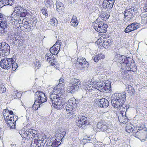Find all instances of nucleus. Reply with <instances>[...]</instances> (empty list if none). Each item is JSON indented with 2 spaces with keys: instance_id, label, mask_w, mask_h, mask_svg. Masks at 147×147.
I'll use <instances>...</instances> for the list:
<instances>
[{
  "instance_id": "obj_1",
  "label": "nucleus",
  "mask_w": 147,
  "mask_h": 147,
  "mask_svg": "<svg viewBox=\"0 0 147 147\" xmlns=\"http://www.w3.org/2000/svg\"><path fill=\"white\" fill-rule=\"evenodd\" d=\"M111 84H109L104 83L102 82H97L94 85L92 86L88 85L86 86L85 90H86V92L89 91H91L92 90H94L95 89L99 90L100 92H107L110 91V89L111 87Z\"/></svg>"
},
{
  "instance_id": "obj_2",
  "label": "nucleus",
  "mask_w": 147,
  "mask_h": 147,
  "mask_svg": "<svg viewBox=\"0 0 147 147\" xmlns=\"http://www.w3.org/2000/svg\"><path fill=\"white\" fill-rule=\"evenodd\" d=\"M125 92L113 94L111 97V103L113 106L118 109L122 107V105L125 100Z\"/></svg>"
},
{
  "instance_id": "obj_3",
  "label": "nucleus",
  "mask_w": 147,
  "mask_h": 147,
  "mask_svg": "<svg viewBox=\"0 0 147 147\" xmlns=\"http://www.w3.org/2000/svg\"><path fill=\"white\" fill-rule=\"evenodd\" d=\"M0 66L2 68L8 70L12 68V69L15 71L18 67V64L12 58H4L2 59L0 62Z\"/></svg>"
},
{
  "instance_id": "obj_4",
  "label": "nucleus",
  "mask_w": 147,
  "mask_h": 147,
  "mask_svg": "<svg viewBox=\"0 0 147 147\" xmlns=\"http://www.w3.org/2000/svg\"><path fill=\"white\" fill-rule=\"evenodd\" d=\"M81 82L79 79L73 78L71 80L67 87V92L73 94L81 89Z\"/></svg>"
},
{
  "instance_id": "obj_5",
  "label": "nucleus",
  "mask_w": 147,
  "mask_h": 147,
  "mask_svg": "<svg viewBox=\"0 0 147 147\" xmlns=\"http://www.w3.org/2000/svg\"><path fill=\"white\" fill-rule=\"evenodd\" d=\"M66 131H64L61 132V133L58 134L56 139L55 140L50 141L49 142L47 143L46 147H57L60 144L61 142L64 140V138H65ZM53 141V140H52Z\"/></svg>"
},
{
  "instance_id": "obj_6",
  "label": "nucleus",
  "mask_w": 147,
  "mask_h": 147,
  "mask_svg": "<svg viewBox=\"0 0 147 147\" xmlns=\"http://www.w3.org/2000/svg\"><path fill=\"white\" fill-rule=\"evenodd\" d=\"M114 60L115 61L120 63L122 65V67H125L124 65H126V67H129V63L127 57L125 56L117 54L115 55Z\"/></svg>"
},
{
  "instance_id": "obj_7",
  "label": "nucleus",
  "mask_w": 147,
  "mask_h": 147,
  "mask_svg": "<svg viewBox=\"0 0 147 147\" xmlns=\"http://www.w3.org/2000/svg\"><path fill=\"white\" fill-rule=\"evenodd\" d=\"M7 26V22L3 18V15L0 13V33L2 35L6 34L8 31Z\"/></svg>"
},
{
  "instance_id": "obj_8",
  "label": "nucleus",
  "mask_w": 147,
  "mask_h": 147,
  "mask_svg": "<svg viewBox=\"0 0 147 147\" xmlns=\"http://www.w3.org/2000/svg\"><path fill=\"white\" fill-rule=\"evenodd\" d=\"M136 10L134 8L131 7L129 9H126L124 12L125 18L124 19L125 21H129L133 18L135 13Z\"/></svg>"
},
{
  "instance_id": "obj_9",
  "label": "nucleus",
  "mask_w": 147,
  "mask_h": 147,
  "mask_svg": "<svg viewBox=\"0 0 147 147\" xmlns=\"http://www.w3.org/2000/svg\"><path fill=\"white\" fill-rule=\"evenodd\" d=\"M36 94L37 95L35 97V100L41 105L43 103L47 101V97L44 93L40 91H37L36 92Z\"/></svg>"
},
{
  "instance_id": "obj_10",
  "label": "nucleus",
  "mask_w": 147,
  "mask_h": 147,
  "mask_svg": "<svg viewBox=\"0 0 147 147\" xmlns=\"http://www.w3.org/2000/svg\"><path fill=\"white\" fill-rule=\"evenodd\" d=\"M61 93L62 92L60 93V92L57 94H54L53 93H52V94H50V99L51 102L50 103L51 104V103L53 106V104H57L58 101H59L62 98L61 97L62 95Z\"/></svg>"
},
{
  "instance_id": "obj_11",
  "label": "nucleus",
  "mask_w": 147,
  "mask_h": 147,
  "mask_svg": "<svg viewBox=\"0 0 147 147\" xmlns=\"http://www.w3.org/2000/svg\"><path fill=\"white\" fill-rule=\"evenodd\" d=\"M140 127L142 129H138L137 131L135 134H134V135L136 137L139 139H142L144 140L146 138L147 132L146 130H143V127Z\"/></svg>"
},
{
  "instance_id": "obj_12",
  "label": "nucleus",
  "mask_w": 147,
  "mask_h": 147,
  "mask_svg": "<svg viewBox=\"0 0 147 147\" xmlns=\"http://www.w3.org/2000/svg\"><path fill=\"white\" fill-rule=\"evenodd\" d=\"M2 46L0 49V57L8 55L10 52V46L5 42H3Z\"/></svg>"
},
{
  "instance_id": "obj_13",
  "label": "nucleus",
  "mask_w": 147,
  "mask_h": 147,
  "mask_svg": "<svg viewBox=\"0 0 147 147\" xmlns=\"http://www.w3.org/2000/svg\"><path fill=\"white\" fill-rule=\"evenodd\" d=\"M78 102H77L76 100L75 101H71L70 102H67L65 106V109L68 112H69L70 113H71L73 112V111L75 109L76 107V105Z\"/></svg>"
},
{
  "instance_id": "obj_14",
  "label": "nucleus",
  "mask_w": 147,
  "mask_h": 147,
  "mask_svg": "<svg viewBox=\"0 0 147 147\" xmlns=\"http://www.w3.org/2000/svg\"><path fill=\"white\" fill-rule=\"evenodd\" d=\"M18 117L15 116L10 117V119L7 121V124L8 127L10 129H13L15 128L16 122L18 120Z\"/></svg>"
},
{
  "instance_id": "obj_15",
  "label": "nucleus",
  "mask_w": 147,
  "mask_h": 147,
  "mask_svg": "<svg viewBox=\"0 0 147 147\" xmlns=\"http://www.w3.org/2000/svg\"><path fill=\"white\" fill-rule=\"evenodd\" d=\"M115 0H103L102 6L104 9H110L113 7Z\"/></svg>"
},
{
  "instance_id": "obj_16",
  "label": "nucleus",
  "mask_w": 147,
  "mask_h": 147,
  "mask_svg": "<svg viewBox=\"0 0 147 147\" xmlns=\"http://www.w3.org/2000/svg\"><path fill=\"white\" fill-rule=\"evenodd\" d=\"M140 25L137 23L134 22L128 25L124 30L125 33L130 32L136 30L139 27Z\"/></svg>"
},
{
  "instance_id": "obj_17",
  "label": "nucleus",
  "mask_w": 147,
  "mask_h": 147,
  "mask_svg": "<svg viewBox=\"0 0 147 147\" xmlns=\"http://www.w3.org/2000/svg\"><path fill=\"white\" fill-rule=\"evenodd\" d=\"M98 24L97 31L100 33L106 32L107 31V29L108 27L107 25L101 21L98 22Z\"/></svg>"
},
{
  "instance_id": "obj_18",
  "label": "nucleus",
  "mask_w": 147,
  "mask_h": 147,
  "mask_svg": "<svg viewBox=\"0 0 147 147\" xmlns=\"http://www.w3.org/2000/svg\"><path fill=\"white\" fill-rule=\"evenodd\" d=\"M98 105L101 108H106L109 105L108 101L106 99L102 98L100 99L98 102Z\"/></svg>"
},
{
  "instance_id": "obj_19",
  "label": "nucleus",
  "mask_w": 147,
  "mask_h": 147,
  "mask_svg": "<svg viewBox=\"0 0 147 147\" xmlns=\"http://www.w3.org/2000/svg\"><path fill=\"white\" fill-rule=\"evenodd\" d=\"M97 127L102 131H106L107 128V126L103 120L99 122L97 125Z\"/></svg>"
},
{
  "instance_id": "obj_20",
  "label": "nucleus",
  "mask_w": 147,
  "mask_h": 147,
  "mask_svg": "<svg viewBox=\"0 0 147 147\" xmlns=\"http://www.w3.org/2000/svg\"><path fill=\"white\" fill-rule=\"evenodd\" d=\"M65 102L62 98L60 100L58 101L57 103H55L53 105V107L57 109H61L64 106Z\"/></svg>"
},
{
  "instance_id": "obj_21",
  "label": "nucleus",
  "mask_w": 147,
  "mask_h": 147,
  "mask_svg": "<svg viewBox=\"0 0 147 147\" xmlns=\"http://www.w3.org/2000/svg\"><path fill=\"white\" fill-rule=\"evenodd\" d=\"M56 5L57 7V10L59 14L62 13L64 10V5L63 4L59 1H56Z\"/></svg>"
},
{
  "instance_id": "obj_22",
  "label": "nucleus",
  "mask_w": 147,
  "mask_h": 147,
  "mask_svg": "<svg viewBox=\"0 0 147 147\" xmlns=\"http://www.w3.org/2000/svg\"><path fill=\"white\" fill-rule=\"evenodd\" d=\"M129 64V67H126V65H124L125 67H121V69H123L124 70L127 71H131L133 72H135L136 71L137 69H136V66L134 65H132L131 64Z\"/></svg>"
},
{
  "instance_id": "obj_23",
  "label": "nucleus",
  "mask_w": 147,
  "mask_h": 147,
  "mask_svg": "<svg viewBox=\"0 0 147 147\" xmlns=\"http://www.w3.org/2000/svg\"><path fill=\"white\" fill-rule=\"evenodd\" d=\"M84 61V62H81L78 64L77 66L80 69H85L88 68L89 66V63L86 60Z\"/></svg>"
},
{
  "instance_id": "obj_24",
  "label": "nucleus",
  "mask_w": 147,
  "mask_h": 147,
  "mask_svg": "<svg viewBox=\"0 0 147 147\" xmlns=\"http://www.w3.org/2000/svg\"><path fill=\"white\" fill-rule=\"evenodd\" d=\"M63 86H64L62 85L61 83H59L54 88L52 93H53L54 94L57 93L58 91L59 92H60L61 93V90H63L61 88Z\"/></svg>"
},
{
  "instance_id": "obj_25",
  "label": "nucleus",
  "mask_w": 147,
  "mask_h": 147,
  "mask_svg": "<svg viewBox=\"0 0 147 147\" xmlns=\"http://www.w3.org/2000/svg\"><path fill=\"white\" fill-rule=\"evenodd\" d=\"M19 133L22 137H24V138L28 137L30 138L31 137V133L29 131V130H22L20 132H19Z\"/></svg>"
},
{
  "instance_id": "obj_26",
  "label": "nucleus",
  "mask_w": 147,
  "mask_h": 147,
  "mask_svg": "<svg viewBox=\"0 0 147 147\" xmlns=\"http://www.w3.org/2000/svg\"><path fill=\"white\" fill-rule=\"evenodd\" d=\"M126 111H127V110ZM126 112H125L124 115H123V114H122L121 117H120L119 116L118 117V119L119 122L123 124L126 123L129 119L126 116Z\"/></svg>"
},
{
  "instance_id": "obj_27",
  "label": "nucleus",
  "mask_w": 147,
  "mask_h": 147,
  "mask_svg": "<svg viewBox=\"0 0 147 147\" xmlns=\"http://www.w3.org/2000/svg\"><path fill=\"white\" fill-rule=\"evenodd\" d=\"M78 118H79V119H82V120L84 122L83 124L85 126L86 125H88L89 123V122L88 121V119L86 117L82 115H79L78 117Z\"/></svg>"
},
{
  "instance_id": "obj_28",
  "label": "nucleus",
  "mask_w": 147,
  "mask_h": 147,
  "mask_svg": "<svg viewBox=\"0 0 147 147\" xmlns=\"http://www.w3.org/2000/svg\"><path fill=\"white\" fill-rule=\"evenodd\" d=\"M41 142V140L40 139L38 140L36 139H33L32 140V142L30 147H39L38 144Z\"/></svg>"
},
{
  "instance_id": "obj_29",
  "label": "nucleus",
  "mask_w": 147,
  "mask_h": 147,
  "mask_svg": "<svg viewBox=\"0 0 147 147\" xmlns=\"http://www.w3.org/2000/svg\"><path fill=\"white\" fill-rule=\"evenodd\" d=\"M112 43V41L111 40L108 39L103 41L102 45L104 47L106 48L111 45Z\"/></svg>"
},
{
  "instance_id": "obj_30",
  "label": "nucleus",
  "mask_w": 147,
  "mask_h": 147,
  "mask_svg": "<svg viewBox=\"0 0 147 147\" xmlns=\"http://www.w3.org/2000/svg\"><path fill=\"white\" fill-rule=\"evenodd\" d=\"M105 57V56L102 54H98L95 55L93 59L95 62H97L100 59H103Z\"/></svg>"
},
{
  "instance_id": "obj_31",
  "label": "nucleus",
  "mask_w": 147,
  "mask_h": 147,
  "mask_svg": "<svg viewBox=\"0 0 147 147\" xmlns=\"http://www.w3.org/2000/svg\"><path fill=\"white\" fill-rule=\"evenodd\" d=\"M45 59L48 62H51V61L53 60L54 57L50 53H47L45 57Z\"/></svg>"
},
{
  "instance_id": "obj_32",
  "label": "nucleus",
  "mask_w": 147,
  "mask_h": 147,
  "mask_svg": "<svg viewBox=\"0 0 147 147\" xmlns=\"http://www.w3.org/2000/svg\"><path fill=\"white\" fill-rule=\"evenodd\" d=\"M76 123L77 126L83 128L85 127V125H83V121L81 119L80 120L79 118H78V119L76 121Z\"/></svg>"
},
{
  "instance_id": "obj_33",
  "label": "nucleus",
  "mask_w": 147,
  "mask_h": 147,
  "mask_svg": "<svg viewBox=\"0 0 147 147\" xmlns=\"http://www.w3.org/2000/svg\"><path fill=\"white\" fill-rule=\"evenodd\" d=\"M60 45L56 42L55 44H54L53 46L51 47V49H54L55 51L57 52H59L60 50Z\"/></svg>"
},
{
  "instance_id": "obj_34",
  "label": "nucleus",
  "mask_w": 147,
  "mask_h": 147,
  "mask_svg": "<svg viewBox=\"0 0 147 147\" xmlns=\"http://www.w3.org/2000/svg\"><path fill=\"white\" fill-rule=\"evenodd\" d=\"M13 0H2V1L5 5L11 6L13 4Z\"/></svg>"
},
{
  "instance_id": "obj_35",
  "label": "nucleus",
  "mask_w": 147,
  "mask_h": 147,
  "mask_svg": "<svg viewBox=\"0 0 147 147\" xmlns=\"http://www.w3.org/2000/svg\"><path fill=\"white\" fill-rule=\"evenodd\" d=\"M14 11H16V12L17 13H18L19 15L20 12H22V11H24L23 10V8L20 6H18L15 7L14 8Z\"/></svg>"
},
{
  "instance_id": "obj_36",
  "label": "nucleus",
  "mask_w": 147,
  "mask_h": 147,
  "mask_svg": "<svg viewBox=\"0 0 147 147\" xmlns=\"http://www.w3.org/2000/svg\"><path fill=\"white\" fill-rule=\"evenodd\" d=\"M85 60H86V59L84 58L81 56L78 57L76 64V66H78V64L79 63H81V62H84V61H85Z\"/></svg>"
},
{
  "instance_id": "obj_37",
  "label": "nucleus",
  "mask_w": 147,
  "mask_h": 147,
  "mask_svg": "<svg viewBox=\"0 0 147 147\" xmlns=\"http://www.w3.org/2000/svg\"><path fill=\"white\" fill-rule=\"evenodd\" d=\"M50 22L51 25L53 26H55L57 23V20L55 18H53L50 20Z\"/></svg>"
},
{
  "instance_id": "obj_38",
  "label": "nucleus",
  "mask_w": 147,
  "mask_h": 147,
  "mask_svg": "<svg viewBox=\"0 0 147 147\" xmlns=\"http://www.w3.org/2000/svg\"><path fill=\"white\" fill-rule=\"evenodd\" d=\"M70 23H71V25L74 27L77 26L78 24L77 19H71L70 22Z\"/></svg>"
},
{
  "instance_id": "obj_39",
  "label": "nucleus",
  "mask_w": 147,
  "mask_h": 147,
  "mask_svg": "<svg viewBox=\"0 0 147 147\" xmlns=\"http://www.w3.org/2000/svg\"><path fill=\"white\" fill-rule=\"evenodd\" d=\"M126 130L127 132L130 133L133 132L134 131V129L132 127L129 125H127L126 127Z\"/></svg>"
},
{
  "instance_id": "obj_40",
  "label": "nucleus",
  "mask_w": 147,
  "mask_h": 147,
  "mask_svg": "<svg viewBox=\"0 0 147 147\" xmlns=\"http://www.w3.org/2000/svg\"><path fill=\"white\" fill-rule=\"evenodd\" d=\"M36 103H36V102H35H35L34 104L32 106V108L33 109V110H37L38 108L40 107V105L39 104H36Z\"/></svg>"
},
{
  "instance_id": "obj_41",
  "label": "nucleus",
  "mask_w": 147,
  "mask_h": 147,
  "mask_svg": "<svg viewBox=\"0 0 147 147\" xmlns=\"http://www.w3.org/2000/svg\"><path fill=\"white\" fill-rule=\"evenodd\" d=\"M146 14L142 15L141 17L142 18L141 20V22L144 24H145L146 23V20H147V17Z\"/></svg>"
},
{
  "instance_id": "obj_42",
  "label": "nucleus",
  "mask_w": 147,
  "mask_h": 147,
  "mask_svg": "<svg viewBox=\"0 0 147 147\" xmlns=\"http://www.w3.org/2000/svg\"><path fill=\"white\" fill-rule=\"evenodd\" d=\"M30 14L29 12L27 10H26V11H24L21 14L20 16L22 17H25L27 16H28Z\"/></svg>"
},
{
  "instance_id": "obj_43",
  "label": "nucleus",
  "mask_w": 147,
  "mask_h": 147,
  "mask_svg": "<svg viewBox=\"0 0 147 147\" xmlns=\"http://www.w3.org/2000/svg\"><path fill=\"white\" fill-rule=\"evenodd\" d=\"M27 28L28 29H29L30 30H33L34 28L35 27L34 26H33V25H32V24L30 22H27Z\"/></svg>"
},
{
  "instance_id": "obj_44",
  "label": "nucleus",
  "mask_w": 147,
  "mask_h": 147,
  "mask_svg": "<svg viewBox=\"0 0 147 147\" xmlns=\"http://www.w3.org/2000/svg\"><path fill=\"white\" fill-rule=\"evenodd\" d=\"M30 22L31 24L32 23V25H33V26L35 27L36 24L37 23V21L36 18H34L31 19V20Z\"/></svg>"
},
{
  "instance_id": "obj_45",
  "label": "nucleus",
  "mask_w": 147,
  "mask_h": 147,
  "mask_svg": "<svg viewBox=\"0 0 147 147\" xmlns=\"http://www.w3.org/2000/svg\"><path fill=\"white\" fill-rule=\"evenodd\" d=\"M57 62L55 60V58H54L53 60H52L51 61V65L52 66H54L55 67H56V65H57Z\"/></svg>"
},
{
  "instance_id": "obj_46",
  "label": "nucleus",
  "mask_w": 147,
  "mask_h": 147,
  "mask_svg": "<svg viewBox=\"0 0 147 147\" xmlns=\"http://www.w3.org/2000/svg\"><path fill=\"white\" fill-rule=\"evenodd\" d=\"M41 11L42 14L46 16H47L48 14L47 13V9H45L44 8H42L41 9Z\"/></svg>"
},
{
  "instance_id": "obj_47",
  "label": "nucleus",
  "mask_w": 147,
  "mask_h": 147,
  "mask_svg": "<svg viewBox=\"0 0 147 147\" xmlns=\"http://www.w3.org/2000/svg\"><path fill=\"white\" fill-rule=\"evenodd\" d=\"M3 115L5 121H7L10 119V117H12V116H9V115L6 116L5 113L4 112L3 113Z\"/></svg>"
},
{
  "instance_id": "obj_48",
  "label": "nucleus",
  "mask_w": 147,
  "mask_h": 147,
  "mask_svg": "<svg viewBox=\"0 0 147 147\" xmlns=\"http://www.w3.org/2000/svg\"><path fill=\"white\" fill-rule=\"evenodd\" d=\"M50 51L51 53L53 55H57L58 53V52H57L53 49H51V47L50 49Z\"/></svg>"
},
{
  "instance_id": "obj_49",
  "label": "nucleus",
  "mask_w": 147,
  "mask_h": 147,
  "mask_svg": "<svg viewBox=\"0 0 147 147\" xmlns=\"http://www.w3.org/2000/svg\"><path fill=\"white\" fill-rule=\"evenodd\" d=\"M29 130L30 133H31V135L33 136V134L36 135L37 134V133L36 130L30 129ZM30 137L32 138L31 136Z\"/></svg>"
},
{
  "instance_id": "obj_50",
  "label": "nucleus",
  "mask_w": 147,
  "mask_h": 147,
  "mask_svg": "<svg viewBox=\"0 0 147 147\" xmlns=\"http://www.w3.org/2000/svg\"><path fill=\"white\" fill-rule=\"evenodd\" d=\"M92 137L93 136H91V137L86 136L84 137V139L85 140H86V141L87 142H88L89 141L91 140V139H92Z\"/></svg>"
},
{
  "instance_id": "obj_51",
  "label": "nucleus",
  "mask_w": 147,
  "mask_h": 147,
  "mask_svg": "<svg viewBox=\"0 0 147 147\" xmlns=\"http://www.w3.org/2000/svg\"><path fill=\"white\" fill-rule=\"evenodd\" d=\"M40 140H41V142L38 144L39 147L43 146L45 144V143H44V139H43L42 140L41 139Z\"/></svg>"
},
{
  "instance_id": "obj_52",
  "label": "nucleus",
  "mask_w": 147,
  "mask_h": 147,
  "mask_svg": "<svg viewBox=\"0 0 147 147\" xmlns=\"http://www.w3.org/2000/svg\"><path fill=\"white\" fill-rule=\"evenodd\" d=\"M44 3L46 6H49L50 5V0H45Z\"/></svg>"
},
{
  "instance_id": "obj_53",
  "label": "nucleus",
  "mask_w": 147,
  "mask_h": 147,
  "mask_svg": "<svg viewBox=\"0 0 147 147\" xmlns=\"http://www.w3.org/2000/svg\"><path fill=\"white\" fill-rule=\"evenodd\" d=\"M132 87L130 85H129L127 86L126 88V90L127 91H130L131 88L132 89Z\"/></svg>"
},
{
  "instance_id": "obj_54",
  "label": "nucleus",
  "mask_w": 147,
  "mask_h": 147,
  "mask_svg": "<svg viewBox=\"0 0 147 147\" xmlns=\"http://www.w3.org/2000/svg\"><path fill=\"white\" fill-rule=\"evenodd\" d=\"M6 88L3 85L1 86V91L2 92V93L6 91Z\"/></svg>"
},
{
  "instance_id": "obj_55",
  "label": "nucleus",
  "mask_w": 147,
  "mask_h": 147,
  "mask_svg": "<svg viewBox=\"0 0 147 147\" xmlns=\"http://www.w3.org/2000/svg\"><path fill=\"white\" fill-rule=\"evenodd\" d=\"M59 83H61V84H62V85L64 86V80L63 78H60L59 79Z\"/></svg>"
},
{
  "instance_id": "obj_56",
  "label": "nucleus",
  "mask_w": 147,
  "mask_h": 147,
  "mask_svg": "<svg viewBox=\"0 0 147 147\" xmlns=\"http://www.w3.org/2000/svg\"><path fill=\"white\" fill-rule=\"evenodd\" d=\"M35 66L36 67H38L40 66V64L38 61H36Z\"/></svg>"
},
{
  "instance_id": "obj_57",
  "label": "nucleus",
  "mask_w": 147,
  "mask_h": 147,
  "mask_svg": "<svg viewBox=\"0 0 147 147\" xmlns=\"http://www.w3.org/2000/svg\"><path fill=\"white\" fill-rule=\"evenodd\" d=\"M101 16V18H102V19L104 20H106L108 19V18H107L106 17H105V14L102 15V16Z\"/></svg>"
},
{
  "instance_id": "obj_58",
  "label": "nucleus",
  "mask_w": 147,
  "mask_h": 147,
  "mask_svg": "<svg viewBox=\"0 0 147 147\" xmlns=\"http://www.w3.org/2000/svg\"><path fill=\"white\" fill-rule=\"evenodd\" d=\"M5 5H4V4L3 3V2L2 1V0L1 1H0V8H1Z\"/></svg>"
},
{
  "instance_id": "obj_59",
  "label": "nucleus",
  "mask_w": 147,
  "mask_h": 147,
  "mask_svg": "<svg viewBox=\"0 0 147 147\" xmlns=\"http://www.w3.org/2000/svg\"><path fill=\"white\" fill-rule=\"evenodd\" d=\"M98 24L95 23L94 25V28L95 29V30L96 31H97L96 30H97V28L98 27Z\"/></svg>"
},
{
  "instance_id": "obj_60",
  "label": "nucleus",
  "mask_w": 147,
  "mask_h": 147,
  "mask_svg": "<svg viewBox=\"0 0 147 147\" xmlns=\"http://www.w3.org/2000/svg\"><path fill=\"white\" fill-rule=\"evenodd\" d=\"M9 114H10V115H9V116H12V117H13V112L12 111H9Z\"/></svg>"
},
{
  "instance_id": "obj_61",
  "label": "nucleus",
  "mask_w": 147,
  "mask_h": 147,
  "mask_svg": "<svg viewBox=\"0 0 147 147\" xmlns=\"http://www.w3.org/2000/svg\"><path fill=\"white\" fill-rule=\"evenodd\" d=\"M133 94L135 93V89L133 87H132V89L131 88L130 91Z\"/></svg>"
},
{
  "instance_id": "obj_62",
  "label": "nucleus",
  "mask_w": 147,
  "mask_h": 147,
  "mask_svg": "<svg viewBox=\"0 0 147 147\" xmlns=\"http://www.w3.org/2000/svg\"><path fill=\"white\" fill-rule=\"evenodd\" d=\"M68 1L71 4L74 3V0H68Z\"/></svg>"
},
{
  "instance_id": "obj_63",
  "label": "nucleus",
  "mask_w": 147,
  "mask_h": 147,
  "mask_svg": "<svg viewBox=\"0 0 147 147\" xmlns=\"http://www.w3.org/2000/svg\"><path fill=\"white\" fill-rule=\"evenodd\" d=\"M71 19L75 20L77 19L76 17V16H73Z\"/></svg>"
},
{
  "instance_id": "obj_64",
  "label": "nucleus",
  "mask_w": 147,
  "mask_h": 147,
  "mask_svg": "<svg viewBox=\"0 0 147 147\" xmlns=\"http://www.w3.org/2000/svg\"><path fill=\"white\" fill-rule=\"evenodd\" d=\"M12 147H17L16 144H11Z\"/></svg>"
}]
</instances>
